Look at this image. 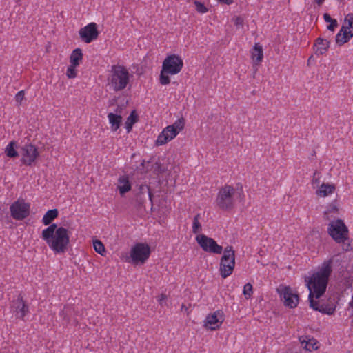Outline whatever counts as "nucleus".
Here are the masks:
<instances>
[{"label":"nucleus","mask_w":353,"mask_h":353,"mask_svg":"<svg viewBox=\"0 0 353 353\" xmlns=\"http://www.w3.org/2000/svg\"><path fill=\"white\" fill-rule=\"evenodd\" d=\"M332 271L331 261H329L324 263L321 268L313 274L310 278L305 279L306 285L310 291L308 296L310 306L316 311L329 315L334 312L336 306L334 305H319L318 301L314 300V297L319 299L325 292Z\"/></svg>","instance_id":"nucleus-1"},{"label":"nucleus","mask_w":353,"mask_h":353,"mask_svg":"<svg viewBox=\"0 0 353 353\" xmlns=\"http://www.w3.org/2000/svg\"><path fill=\"white\" fill-rule=\"evenodd\" d=\"M183 66L182 59L176 54L168 56L162 64L159 81L162 85H168L170 83L169 74L174 75L181 72Z\"/></svg>","instance_id":"nucleus-2"},{"label":"nucleus","mask_w":353,"mask_h":353,"mask_svg":"<svg viewBox=\"0 0 353 353\" xmlns=\"http://www.w3.org/2000/svg\"><path fill=\"white\" fill-rule=\"evenodd\" d=\"M328 234L337 243H343V250L348 251L351 249L350 243H345L348 239V229L342 219H338L332 221L328 225Z\"/></svg>","instance_id":"nucleus-3"},{"label":"nucleus","mask_w":353,"mask_h":353,"mask_svg":"<svg viewBox=\"0 0 353 353\" xmlns=\"http://www.w3.org/2000/svg\"><path fill=\"white\" fill-rule=\"evenodd\" d=\"M111 74L109 77L110 84L114 91L125 89L129 82V72L123 65H114L111 67Z\"/></svg>","instance_id":"nucleus-4"},{"label":"nucleus","mask_w":353,"mask_h":353,"mask_svg":"<svg viewBox=\"0 0 353 353\" xmlns=\"http://www.w3.org/2000/svg\"><path fill=\"white\" fill-rule=\"evenodd\" d=\"M45 241L54 252H65L70 243L68 230L63 227L58 228L53 237H50V239L45 240Z\"/></svg>","instance_id":"nucleus-5"},{"label":"nucleus","mask_w":353,"mask_h":353,"mask_svg":"<svg viewBox=\"0 0 353 353\" xmlns=\"http://www.w3.org/2000/svg\"><path fill=\"white\" fill-rule=\"evenodd\" d=\"M235 267V254L232 246L228 245L223 250V254L220 260V274L225 279L232 274Z\"/></svg>","instance_id":"nucleus-6"},{"label":"nucleus","mask_w":353,"mask_h":353,"mask_svg":"<svg viewBox=\"0 0 353 353\" xmlns=\"http://www.w3.org/2000/svg\"><path fill=\"white\" fill-rule=\"evenodd\" d=\"M234 188L229 185L222 187L218 193L216 203L217 206L223 210H229L233 208L234 205Z\"/></svg>","instance_id":"nucleus-7"},{"label":"nucleus","mask_w":353,"mask_h":353,"mask_svg":"<svg viewBox=\"0 0 353 353\" xmlns=\"http://www.w3.org/2000/svg\"><path fill=\"white\" fill-rule=\"evenodd\" d=\"M30 205L23 200L18 199L10 207L11 216L18 221L26 219L30 214Z\"/></svg>","instance_id":"nucleus-8"},{"label":"nucleus","mask_w":353,"mask_h":353,"mask_svg":"<svg viewBox=\"0 0 353 353\" xmlns=\"http://www.w3.org/2000/svg\"><path fill=\"white\" fill-rule=\"evenodd\" d=\"M284 305L290 308H295L298 303L299 297L296 293H294L290 286H280L276 289Z\"/></svg>","instance_id":"nucleus-9"},{"label":"nucleus","mask_w":353,"mask_h":353,"mask_svg":"<svg viewBox=\"0 0 353 353\" xmlns=\"http://www.w3.org/2000/svg\"><path fill=\"white\" fill-rule=\"evenodd\" d=\"M150 252V248L148 244L138 243L132 248L130 256L134 263H144L149 258Z\"/></svg>","instance_id":"nucleus-10"},{"label":"nucleus","mask_w":353,"mask_h":353,"mask_svg":"<svg viewBox=\"0 0 353 353\" xmlns=\"http://www.w3.org/2000/svg\"><path fill=\"white\" fill-rule=\"evenodd\" d=\"M196 240L203 250L205 252L214 254H221L223 252L222 246L218 245L212 238L205 234L197 235Z\"/></svg>","instance_id":"nucleus-11"},{"label":"nucleus","mask_w":353,"mask_h":353,"mask_svg":"<svg viewBox=\"0 0 353 353\" xmlns=\"http://www.w3.org/2000/svg\"><path fill=\"white\" fill-rule=\"evenodd\" d=\"M79 37L86 43H90L97 39L99 31L95 23H90L79 31Z\"/></svg>","instance_id":"nucleus-12"},{"label":"nucleus","mask_w":353,"mask_h":353,"mask_svg":"<svg viewBox=\"0 0 353 353\" xmlns=\"http://www.w3.org/2000/svg\"><path fill=\"white\" fill-rule=\"evenodd\" d=\"M21 161L26 165H30L39 157L37 148L32 144H26L21 148Z\"/></svg>","instance_id":"nucleus-13"},{"label":"nucleus","mask_w":353,"mask_h":353,"mask_svg":"<svg viewBox=\"0 0 353 353\" xmlns=\"http://www.w3.org/2000/svg\"><path fill=\"white\" fill-rule=\"evenodd\" d=\"M223 320V312L216 310L213 314H210L206 316L204 326L212 330H215L219 328Z\"/></svg>","instance_id":"nucleus-14"},{"label":"nucleus","mask_w":353,"mask_h":353,"mask_svg":"<svg viewBox=\"0 0 353 353\" xmlns=\"http://www.w3.org/2000/svg\"><path fill=\"white\" fill-rule=\"evenodd\" d=\"M11 307L16 313V316L21 319H23L29 312V307L21 294H19L16 300L12 301Z\"/></svg>","instance_id":"nucleus-15"},{"label":"nucleus","mask_w":353,"mask_h":353,"mask_svg":"<svg viewBox=\"0 0 353 353\" xmlns=\"http://www.w3.org/2000/svg\"><path fill=\"white\" fill-rule=\"evenodd\" d=\"M179 133H177L176 130H174L172 126H167L158 136L156 140V145H164L173 139Z\"/></svg>","instance_id":"nucleus-16"},{"label":"nucleus","mask_w":353,"mask_h":353,"mask_svg":"<svg viewBox=\"0 0 353 353\" xmlns=\"http://www.w3.org/2000/svg\"><path fill=\"white\" fill-rule=\"evenodd\" d=\"M78 314L79 310L77 307H76L73 305H67L62 310L60 315L67 323L73 320L74 322L77 324L79 323Z\"/></svg>","instance_id":"nucleus-17"},{"label":"nucleus","mask_w":353,"mask_h":353,"mask_svg":"<svg viewBox=\"0 0 353 353\" xmlns=\"http://www.w3.org/2000/svg\"><path fill=\"white\" fill-rule=\"evenodd\" d=\"M339 214V203L337 200H334L332 203H330L327 210L324 212V217L330 220L336 219Z\"/></svg>","instance_id":"nucleus-18"},{"label":"nucleus","mask_w":353,"mask_h":353,"mask_svg":"<svg viewBox=\"0 0 353 353\" xmlns=\"http://www.w3.org/2000/svg\"><path fill=\"white\" fill-rule=\"evenodd\" d=\"M330 42L326 39L319 37L315 40L316 46L315 54L322 55L326 53L330 48Z\"/></svg>","instance_id":"nucleus-19"},{"label":"nucleus","mask_w":353,"mask_h":353,"mask_svg":"<svg viewBox=\"0 0 353 353\" xmlns=\"http://www.w3.org/2000/svg\"><path fill=\"white\" fill-rule=\"evenodd\" d=\"M119 185L117 186L121 196H123L126 192H129L131 188V184L129 181L128 176H121L118 179Z\"/></svg>","instance_id":"nucleus-20"},{"label":"nucleus","mask_w":353,"mask_h":353,"mask_svg":"<svg viewBox=\"0 0 353 353\" xmlns=\"http://www.w3.org/2000/svg\"><path fill=\"white\" fill-rule=\"evenodd\" d=\"M252 59L256 65L259 64L263 57L262 46L259 43H255L252 52Z\"/></svg>","instance_id":"nucleus-21"},{"label":"nucleus","mask_w":353,"mask_h":353,"mask_svg":"<svg viewBox=\"0 0 353 353\" xmlns=\"http://www.w3.org/2000/svg\"><path fill=\"white\" fill-rule=\"evenodd\" d=\"M108 118L111 125V130L116 132L120 128L122 122V117L119 114L110 112L108 114Z\"/></svg>","instance_id":"nucleus-22"},{"label":"nucleus","mask_w":353,"mask_h":353,"mask_svg":"<svg viewBox=\"0 0 353 353\" xmlns=\"http://www.w3.org/2000/svg\"><path fill=\"white\" fill-rule=\"evenodd\" d=\"M58 214L59 211L56 208L48 210L43 217V223L45 225H50L58 216Z\"/></svg>","instance_id":"nucleus-23"},{"label":"nucleus","mask_w":353,"mask_h":353,"mask_svg":"<svg viewBox=\"0 0 353 353\" xmlns=\"http://www.w3.org/2000/svg\"><path fill=\"white\" fill-rule=\"evenodd\" d=\"M83 59V52L81 48L74 49L70 57V62L73 65H79Z\"/></svg>","instance_id":"nucleus-24"},{"label":"nucleus","mask_w":353,"mask_h":353,"mask_svg":"<svg viewBox=\"0 0 353 353\" xmlns=\"http://www.w3.org/2000/svg\"><path fill=\"white\" fill-rule=\"evenodd\" d=\"M299 341L302 345L305 344L304 348L308 351L317 349V347H315L316 342L313 338L310 339L307 336H302L299 337Z\"/></svg>","instance_id":"nucleus-25"},{"label":"nucleus","mask_w":353,"mask_h":353,"mask_svg":"<svg viewBox=\"0 0 353 353\" xmlns=\"http://www.w3.org/2000/svg\"><path fill=\"white\" fill-rule=\"evenodd\" d=\"M335 190L334 185L323 183L316 191V194L321 196H327Z\"/></svg>","instance_id":"nucleus-26"},{"label":"nucleus","mask_w":353,"mask_h":353,"mask_svg":"<svg viewBox=\"0 0 353 353\" xmlns=\"http://www.w3.org/2000/svg\"><path fill=\"white\" fill-rule=\"evenodd\" d=\"M137 196H144L148 197V200L152 204V193L150 187L147 185L141 184L139 187V191L136 194Z\"/></svg>","instance_id":"nucleus-27"},{"label":"nucleus","mask_w":353,"mask_h":353,"mask_svg":"<svg viewBox=\"0 0 353 353\" xmlns=\"http://www.w3.org/2000/svg\"><path fill=\"white\" fill-rule=\"evenodd\" d=\"M57 229V225L56 223H50V225L46 229L42 231L41 238L45 241L50 239V237H53L54 234H55V232Z\"/></svg>","instance_id":"nucleus-28"},{"label":"nucleus","mask_w":353,"mask_h":353,"mask_svg":"<svg viewBox=\"0 0 353 353\" xmlns=\"http://www.w3.org/2000/svg\"><path fill=\"white\" fill-rule=\"evenodd\" d=\"M137 121L138 114H137L136 110H133L131 112L130 114L127 118V120L125 123V128L128 132H130L132 130L133 125L136 123Z\"/></svg>","instance_id":"nucleus-29"},{"label":"nucleus","mask_w":353,"mask_h":353,"mask_svg":"<svg viewBox=\"0 0 353 353\" xmlns=\"http://www.w3.org/2000/svg\"><path fill=\"white\" fill-rule=\"evenodd\" d=\"M324 20L330 24L327 26V29L330 31H334L335 28L338 26V22L336 19H332L327 13L323 14Z\"/></svg>","instance_id":"nucleus-30"},{"label":"nucleus","mask_w":353,"mask_h":353,"mask_svg":"<svg viewBox=\"0 0 353 353\" xmlns=\"http://www.w3.org/2000/svg\"><path fill=\"white\" fill-rule=\"evenodd\" d=\"M16 144L17 143L15 141H11L6 146L5 152L8 157H9L10 158L18 157V152L16 151V150L14 148V147L16 146Z\"/></svg>","instance_id":"nucleus-31"},{"label":"nucleus","mask_w":353,"mask_h":353,"mask_svg":"<svg viewBox=\"0 0 353 353\" xmlns=\"http://www.w3.org/2000/svg\"><path fill=\"white\" fill-rule=\"evenodd\" d=\"M148 200V197H145L144 196H137L135 199L132 201V204L137 209H139L142 208L145 203V202Z\"/></svg>","instance_id":"nucleus-32"},{"label":"nucleus","mask_w":353,"mask_h":353,"mask_svg":"<svg viewBox=\"0 0 353 353\" xmlns=\"http://www.w3.org/2000/svg\"><path fill=\"white\" fill-rule=\"evenodd\" d=\"M93 247L94 250L100 254L101 256H105L106 254V250L104 247V245L102 243V242L99 240H95L93 242Z\"/></svg>","instance_id":"nucleus-33"},{"label":"nucleus","mask_w":353,"mask_h":353,"mask_svg":"<svg viewBox=\"0 0 353 353\" xmlns=\"http://www.w3.org/2000/svg\"><path fill=\"white\" fill-rule=\"evenodd\" d=\"M200 214H197L193 219L192 232L197 234L201 231V225L199 222Z\"/></svg>","instance_id":"nucleus-34"},{"label":"nucleus","mask_w":353,"mask_h":353,"mask_svg":"<svg viewBox=\"0 0 353 353\" xmlns=\"http://www.w3.org/2000/svg\"><path fill=\"white\" fill-rule=\"evenodd\" d=\"M343 26L350 30L353 31V13H349L345 17Z\"/></svg>","instance_id":"nucleus-35"},{"label":"nucleus","mask_w":353,"mask_h":353,"mask_svg":"<svg viewBox=\"0 0 353 353\" xmlns=\"http://www.w3.org/2000/svg\"><path fill=\"white\" fill-rule=\"evenodd\" d=\"M185 125V120L183 118L179 119L176 120L172 125L170 126H172L174 130H176L177 133H179L184 128Z\"/></svg>","instance_id":"nucleus-36"},{"label":"nucleus","mask_w":353,"mask_h":353,"mask_svg":"<svg viewBox=\"0 0 353 353\" xmlns=\"http://www.w3.org/2000/svg\"><path fill=\"white\" fill-rule=\"evenodd\" d=\"M77 65H73L71 64L68 67L66 75L69 79L75 78L77 75V71L76 70V67Z\"/></svg>","instance_id":"nucleus-37"},{"label":"nucleus","mask_w":353,"mask_h":353,"mask_svg":"<svg viewBox=\"0 0 353 353\" xmlns=\"http://www.w3.org/2000/svg\"><path fill=\"white\" fill-rule=\"evenodd\" d=\"M194 4L196 6V10L199 13L203 14L208 11V9L206 8V6L204 5V3H203L200 1H194Z\"/></svg>","instance_id":"nucleus-38"},{"label":"nucleus","mask_w":353,"mask_h":353,"mask_svg":"<svg viewBox=\"0 0 353 353\" xmlns=\"http://www.w3.org/2000/svg\"><path fill=\"white\" fill-rule=\"evenodd\" d=\"M252 285L251 283H248L244 285L243 293L246 299L251 297L252 294Z\"/></svg>","instance_id":"nucleus-39"},{"label":"nucleus","mask_w":353,"mask_h":353,"mask_svg":"<svg viewBox=\"0 0 353 353\" xmlns=\"http://www.w3.org/2000/svg\"><path fill=\"white\" fill-rule=\"evenodd\" d=\"M335 40L338 45L341 46L348 41V38L345 35H342L341 32H339L336 34Z\"/></svg>","instance_id":"nucleus-40"},{"label":"nucleus","mask_w":353,"mask_h":353,"mask_svg":"<svg viewBox=\"0 0 353 353\" xmlns=\"http://www.w3.org/2000/svg\"><path fill=\"white\" fill-rule=\"evenodd\" d=\"M339 32H341L342 35L347 37L348 41L350 40V39L353 37V31L350 30L343 26H342L341 30Z\"/></svg>","instance_id":"nucleus-41"},{"label":"nucleus","mask_w":353,"mask_h":353,"mask_svg":"<svg viewBox=\"0 0 353 353\" xmlns=\"http://www.w3.org/2000/svg\"><path fill=\"white\" fill-rule=\"evenodd\" d=\"M24 95H25V93H24L23 90H21V91L18 92L15 95V100H16L17 103H21V101L24 98Z\"/></svg>","instance_id":"nucleus-42"},{"label":"nucleus","mask_w":353,"mask_h":353,"mask_svg":"<svg viewBox=\"0 0 353 353\" xmlns=\"http://www.w3.org/2000/svg\"><path fill=\"white\" fill-rule=\"evenodd\" d=\"M312 183L319 185V173L317 172H315L314 173L313 179H312Z\"/></svg>","instance_id":"nucleus-43"},{"label":"nucleus","mask_w":353,"mask_h":353,"mask_svg":"<svg viewBox=\"0 0 353 353\" xmlns=\"http://www.w3.org/2000/svg\"><path fill=\"white\" fill-rule=\"evenodd\" d=\"M243 20L241 17H236L234 19V23L236 26L243 25Z\"/></svg>","instance_id":"nucleus-44"},{"label":"nucleus","mask_w":353,"mask_h":353,"mask_svg":"<svg viewBox=\"0 0 353 353\" xmlns=\"http://www.w3.org/2000/svg\"><path fill=\"white\" fill-rule=\"evenodd\" d=\"M166 299H167V296H166L165 294H161L160 295L159 299V300H158V301H159V303H160L161 305H163V301H164L165 300H166Z\"/></svg>","instance_id":"nucleus-45"},{"label":"nucleus","mask_w":353,"mask_h":353,"mask_svg":"<svg viewBox=\"0 0 353 353\" xmlns=\"http://www.w3.org/2000/svg\"><path fill=\"white\" fill-rule=\"evenodd\" d=\"M221 3H224L226 5H230L234 2V0H217Z\"/></svg>","instance_id":"nucleus-46"},{"label":"nucleus","mask_w":353,"mask_h":353,"mask_svg":"<svg viewBox=\"0 0 353 353\" xmlns=\"http://www.w3.org/2000/svg\"><path fill=\"white\" fill-rule=\"evenodd\" d=\"M122 110H123V107L121 105H117L116 110H115V112L117 114H120L122 112Z\"/></svg>","instance_id":"nucleus-47"},{"label":"nucleus","mask_w":353,"mask_h":353,"mask_svg":"<svg viewBox=\"0 0 353 353\" xmlns=\"http://www.w3.org/2000/svg\"><path fill=\"white\" fill-rule=\"evenodd\" d=\"M181 311H185V312H188V307L184 305L183 304L181 305Z\"/></svg>","instance_id":"nucleus-48"},{"label":"nucleus","mask_w":353,"mask_h":353,"mask_svg":"<svg viewBox=\"0 0 353 353\" xmlns=\"http://www.w3.org/2000/svg\"><path fill=\"white\" fill-rule=\"evenodd\" d=\"M325 0H315V2L319 5L321 6Z\"/></svg>","instance_id":"nucleus-49"},{"label":"nucleus","mask_w":353,"mask_h":353,"mask_svg":"<svg viewBox=\"0 0 353 353\" xmlns=\"http://www.w3.org/2000/svg\"><path fill=\"white\" fill-rule=\"evenodd\" d=\"M311 58H312V57H309L308 62L311 61Z\"/></svg>","instance_id":"nucleus-50"},{"label":"nucleus","mask_w":353,"mask_h":353,"mask_svg":"<svg viewBox=\"0 0 353 353\" xmlns=\"http://www.w3.org/2000/svg\"><path fill=\"white\" fill-rule=\"evenodd\" d=\"M311 58H312V57H309L308 62L311 61Z\"/></svg>","instance_id":"nucleus-51"},{"label":"nucleus","mask_w":353,"mask_h":353,"mask_svg":"<svg viewBox=\"0 0 353 353\" xmlns=\"http://www.w3.org/2000/svg\"><path fill=\"white\" fill-rule=\"evenodd\" d=\"M347 353H350V351H348Z\"/></svg>","instance_id":"nucleus-52"}]
</instances>
